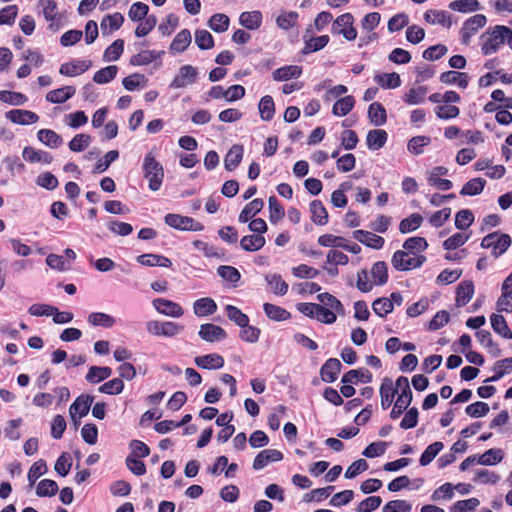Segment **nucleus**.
<instances>
[{
	"label": "nucleus",
	"mask_w": 512,
	"mask_h": 512,
	"mask_svg": "<svg viewBox=\"0 0 512 512\" xmlns=\"http://www.w3.org/2000/svg\"><path fill=\"white\" fill-rule=\"evenodd\" d=\"M264 206V202L262 199L256 198L248 203L239 215V221L241 223H246L252 217H254L257 213H259Z\"/></svg>",
	"instance_id": "nucleus-37"
},
{
	"label": "nucleus",
	"mask_w": 512,
	"mask_h": 512,
	"mask_svg": "<svg viewBox=\"0 0 512 512\" xmlns=\"http://www.w3.org/2000/svg\"><path fill=\"white\" fill-rule=\"evenodd\" d=\"M444 445L442 442L437 441L430 444L425 451L422 453L419 462L421 466H426L432 462V460L438 455L443 449Z\"/></svg>",
	"instance_id": "nucleus-52"
},
{
	"label": "nucleus",
	"mask_w": 512,
	"mask_h": 512,
	"mask_svg": "<svg viewBox=\"0 0 512 512\" xmlns=\"http://www.w3.org/2000/svg\"><path fill=\"white\" fill-rule=\"evenodd\" d=\"M373 311L380 317H385L393 311L392 301L389 298H378L372 303Z\"/></svg>",
	"instance_id": "nucleus-62"
},
{
	"label": "nucleus",
	"mask_w": 512,
	"mask_h": 512,
	"mask_svg": "<svg viewBox=\"0 0 512 512\" xmlns=\"http://www.w3.org/2000/svg\"><path fill=\"white\" fill-rule=\"evenodd\" d=\"M487 22L483 14H476L467 19L460 30L461 40L464 45H468L471 37Z\"/></svg>",
	"instance_id": "nucleus-8"
},
{
	"label": "nucleus",
	"mask_w": 512,
	"mask_h": 512,
	"mask_svg": "<svg viewBox=\"0 0 512 512\" xmlns=\"http://www.w3.org/2000/svg\"><path fill=\"white\" fill-rule=\"evenodd\" d=\"M355 100L353 96H345L335 102L332 108V113L335 116H345L347 115L354 107Z\"/></svg>",
	"instance_id": "nucleus-41"
},
{
	"label": "nucleus",
	"mask_w": 512,
	"mask_h": 512,
	"mask_svg": "<svg viewBox=\"0 0 512 512\" xmlns=\"http://www.w3.org/2000/svg\"><path fill=\"white\" fill-rule=\"evenodd\" d=\"M476 337L478 339V341L485 347H487L489 349V352L492 354V356L494 357H498L501 355V350L498 346V344H496L493 340H492V336H491V333L487 330H479L477 333H476Z\"/></svg>",
	"instance_id": "nucleus-40"
},
{
	"label": "nucleus",
	"mask_w": 512,
	"mask_h": 512,
	"mask_svg": "<svg viewBox=\"0 0 512 512\" xmlns=\"http://www.w3.org/2000/svg\"><path fill=\"white\" fill-rule=\"evenodd\" d=\"M427 91L425 86L413 87L404 95V101L409 105L420 104L424 101Z\"/></svg>",
	"instance_id": "nucleus-51"
},
{
	"label": "nucleus",
	"mask_w": 512,
	"mask_h": 512,
	"mask_svg": "<svg viewBox=\"0 0 512 512\" xmlns=\"http://www.w3.org/2000/svg\"><path fill=\"white\" fill-rule=\"evenodd\" d=\"M440 81L445 84H457L464 89L468 85V75L464 72L446 71L440 75Z\"/></svg>",
	"instance_id": "nucleus-31"
},
{
	"label": "nucleus",
	"mask_w": 512,
	"mask_h": 512,
	"mask_svg": "<svg viewBox=\"0 0 512 512\" xmlns=\"http://www.w3.org/2000/svg\"><path fill=\"white\" fill-rule=\"evenodd\" d=\"M191 43V33L188 29H183L174 37L170 51L175 53L183 52Z\"/></svg>",
	"instance_id": "nucleus-35"
},
{
	"label": "nucleus",
	"mask_w": 512,
	"mask_h": 512,
	"mask_svg": "<svg viewBox=\"0 0 512 512\" xmlns=\"http://www.w3.org/2000/svg\"><path fill=\"white\" fill-rule=\"evenodd\" d=\"M198 72L197 69L191 65H183L179 69L178 75H176L171 82L173 88H183L196 81Z\"/></svg>",
	"instance_id": "nucleus-10"
},
{
	"label": "nucleus",
	"mask_w": 512,
	"mask_h": 512,
	"mask_svg": "<svg viewBox=\"0 0 512 512\" xmlns=\"http://www.w3.org/2000/svg\"><path fill=\"white\" fill-rule=\"evenodd\" d=\"M369 383L372 380V374L368 370H350L342 377L344 384L357 383L358 381Z\"/></svg>",
	"instance_id": "nucleus-44"
},
{
	"label": "nucleus",
	"mask_w": 512,
	"mask_h": 512,
	"mask_svg": "<svg viewBox=\"0 0 512 512\" xmlns=\"http://www.w3.org/2000/svg\"><path fill=\"white\" fill-rule=\"evenodd\" d=\"M368 117L375 126H382L387 121L386 110L379 102L370 104L368 108Z\"/></svg>",
	"instance_id": "nucleus-32"
},
{
	"label": "nucleus",
	"mask_w": 512,
	"mask_h": 512,
	"mask_svg": "<svg viewBox=\"0 0 512 512\" xmlns=\"http://www.w3.org/2000/svg\"><path fill=\"white\" fill-rule=\"evenodd\" d=\"M239 22L249 30H256L261 26L262 14L260 11H249L241 13Z\"/></svg>",
	"instance_id": "nucleus-34"
},
{
	"label": "nucleus",
	"mask_w": 512,
	"mask_h": 512,
	"mask_svg": "<svg viewBox=\"0 0 512 512\" xmlns=\"http://www.w3.org/2000/svg\"><path fill=\"white\" fill-rule=\"evenodd\" d=\"M307 33H309V30H307L305 35L303 36L305 42V46L302 50L303 54H309L312 52L319 51L329 43L330 38L328 35L308 38Z\"/></svg>",
	"instance_id": "nucleus-20"
},
{
	"label": "nucleus",
	"mask_w": 512,
	"mask_h": 512,
	"mask_svg": "<svg viewBox=\"0 0 512 512\" xmlns=\"http://www.w3.org/2000/svg\"><path fill=\"white\" fill-rule=\"evenodd\" d=\"M162 52H156L154 50H143L136 55H133L130 59V64L134 66L147 65L155 61L161 56Z\"/></svg>",
	"instance_id": "nucleus-39"
},
{
	"label": "nucleus",
	"mask_w": 512,
	"mask_h": 512,
	"mask_svg": "<svg viewBox=\"0 0 512 512\" xmlns=\"http://www.w3.org/2000/svg\"><path fill=\"white\" fill-rule=\"evenodd\" d=\"M266 280L270 289L278 295H285L288 291V284L278 274L267 276Z\"/></svg>",
	"instance_id": "nucleus-58"
},
{
	"label": "nucleus",
	"mask_w": 512,
	"mask_h": 512,
	"mask_svg": "<svg viewBox=\"0 0 512 512\" xmlns=\"http://www.w3.org/2000/svg\"><path fill=\"white\" fill-rule=\"evenodd\" d=\"M48 468L46 462L42 459L36 461L29 469L28 472V481L29 485L32 487L37 479L44 475L47 472Z\"/></svg>",
	"instance_id": "nucleus-60"
},
{
	"label": "nucleus",
	"mask_w": 512,
	"mask_h": 512,
	"mask_svg": "<svg viewBox=\"0 0 512 512\" xmlns=\"http://www.w3.org/2000/svg\"><path fill=\"white\" fill-rule=\"evenodd\" d=\"M193 310L197 316H208L217 310V305L213 299L204 297L194 302Z\"/></svg>",
	"instance_id": "nucleus-28"
},
{
	"label": "nucleus",
	"mask_w": 512,
	"mask_h": 512,
	"mask_svg": "<svg viewBox=\"0 0 512 512\" xmlns=\"http://www.w3.org/2000/svg\"><path fill=\"white\" fill-rule=\"evenodd\" d=\"M143 172L144 177L148 180L149 189L158 191L164 179V169L162 164L156 160L153 150L144 157Z\"/></svg>",
	"instance_id": "nucleus-2"
},
{
	"label": "nucleus",
	"mask_w": 512,
	"mask_h": 512,
	"mask_svg": "<svg viewBox=\"0 0 512 512\" xmlns=\"http://www.w3.org/2000/svg\"><path fill=\"white\" fill-rule=\"evenodd\" d=\"M412 506L406 500H392L383 507V512H411Z\"/></svg>",
	"instance_id": "nucleus-64"
},
{
	"label": "nucleus",
	"mask_w": 512,
	"mask_h": 512,
	"mask_svg": "<svg viewBox=\"0 0 512 512\" xmlns=\"http://www.w3.org/2000/svg\"><path fill=\"white\" fill-rule=\"evenodd\" d=\"M424 19L430 24H440L445 28L453 25L452 15L442 10H428L424 14Z\"/></svg>",
	"instance_id": "nucleus-18"
},
{
	"label": "nucleus",
	"mask_w": 512,
	"mask_h": 512,
	"mask_svg": "<svg viewBox=\"0 0 512 512\" xmlns=\"http://www.w3.org/2000/svg\"><path fill=\"white\" fill-rule=\"evenodd\" d=\"M427 246L428 243L423 237H410L403 244V248L406 249L407 252L416 254L424 251Z\"/></svg>",
	"instance_id": "nucleus-59"
},
{
	"label": "nucleus",
	"mask_w": 512,
	"mask_h": 512,
	"mask_svg": "<svg viewBox=\"0 0 512 512\" xmlns=\"http://www.w3.org/2000/svg\"><path fill=\"white\" fill-rule=\"evenodd\" d=\"M58 491V485L54 480L44 479L39 482L36 488V494L39 497H51Z\"/></svg>",
	"instance_id": "nucleus-57"
},
{
	"label": "nucleus",
	"mask_w": 512,
	"mask_h": 512,
	"mask_svg": "<svg viewBox=\"0 0 512 512\" xmlns=\"http://www.w3.org/2000/svg\"><path fill=\"white\" fill-rule=\"evenodd\" d=\"M88 322L93 326L110 328L115 324V319L106 313L94 312L88 316Z\"/></svg>",
	"instance_id": "nucleus-54"
},
{
	"label": "nucleus",
	"mask_w": 512,
	"mask_h": 512,
	"mask_svg": "<svg viewBox=\"0 0 512 512\" xmlns=\"http://www.w3.org/2000/svg\"><path fill=\"white\" fill-rule=\"evenodd\" d=\"M265 245V238L261 235H247L240 241V246L245 251H258Z\"/></svg>",
	"instance_id": "nucleus-45"
},
{
	"label": "nucleus",
	"mask_w": 512,
	"mask_h": 512,
	"mask_svg": "<svg viewBox=\"0 0 512 512\" xmlns=\"http://www.w3.org/2000/svg\"><path fill=\"white\" fill-rule=\"evenodd\" d=\"M195 364L202 369H219L224 365V359L219 354H207L194 359Z\"/></svg>",
	"instance_id": "nucleus-22"
},
{
	"label": "nucleus",
	"mask_w": 512,
	"mask_h": 512,
	"mask_svg": "<svg viewBox=\"0 0 512 512\" xmlns=\"http://www.w3.org/2000/svg\"><path fill=\"white\" fill-rule=\"evenodd\" d=\"M124 50V41L122 39L115 40L104 51V60L107 62L116 61L119 59Z\"/></svg>",
	"instance_id": "nucleus-56"
},
{
	"label": "nucleus",
	"mask_w": 512,
	"mask_h": 512,
	"mask_svg": "<svg viewBox=\"0 0 512 512\" xmlns=\"http://www.w3.org/2000/svg\"><path fill=\"white\" fill-rule=\"evenodd\" d=\"M243 158V147L241 145H233L227 152L224 160L225 168L228 171L234 170Z\"/></svg>",
	"instance_id": "nucleus-29"
},
{
	"label": "nucleus",
	"mask_w": 512,
	"mask_h": 512,
	"mask_svg": "<svg viewBox=\"0 0 512 512\" xmlns=\"http://www.w3.org/2000/svg\"><path fill=\"white\" fill-rule=\"evenodd\" d=\"M118 72V67L115 65H110L105 68L100 69L94 74L93 80L98 84H105L113 80Z\"/></svg>",
	"instance_id": "nucleus-55"
},
{
	"label": "nucleus",
	"mask_w": 512,
	"mask_h": 512,
	"mask_svg": "<svg viewBox=\"0 0 512 512\" xmlns=\"http://www.w3.org/2000/svg\"><path fill=\"white\" fill-rule=\"evenodd\" d=\"M263 308L266 315L275 321L286 320L290 316L289 312L274 304L265 303Z\"/></svg>",
	"instance_id": "nucleus-61"
},
{
	"label": "nucleus",
	"mask_w": 512,
	"mask_h": 512,
	"mask_svg": "<svg viewBox=\"0 0 512 512\" xmlns=\"http://www.w3.org/2000/svg\"><path fill=\"white\" fill-rule=\"evenodd\" d=\"M209 26L213 31L217 33L224 32L228 29L229 18L225 14H214L209 20Z\"/></svg>",
	"instance_id": "nucleus-63"
},
{
	"label": "nucleus",
	"mask_w": 512,
	"mask_h": 512,
	"mask_svg": "<svg viewBox=\"0 0 512 512\" xmlns=\"http://www.w3.org/2000/svg\"><path fill=\"white\" fill-rule=\"evenodd\" d=\"M199 336L203 340L212 343L225 339L227 334L222 327L207 323L200 326Z\"/></svg>",
	"instance_id": "nucleus-12"
},
{
	"label": "nucleus",
	"mask_w": 512,
	"mask_h": 512,
	"mask_svg": "<svg viewBox=\"0 0 512 512\" xmlns=\"http://www.w3.org/2000/svg\"><path fill=\"white\" fill-rule=\"evenodd\" d=\"M485 184L486 181L482 178L471 179L462 187L460 194L469 196L478 195L483 191Z\"/></svg>",
	"instance_id": "nucleus-53"
},
{
	"label": "nucleus",
	"mask_w": 512,
	"mask_h": 512,
	"mask_svg": "<svg viewBox=\"0 0 512 512\" xmlns=\"http://www.w3.org/2000/svg\"><path fill=\"white\" fill-rule=\"evenodd\" d=\"M93 400V396L82 394L71 404L69 414L75 423L77 416L82 418L88 414Z\"/></svg>",
	"instance_id": "nucleus-9"
},
{
	"label": "nucleus",
	"mask_w": 512,
	"mask_h": 512,
	"mask_svg": "<svg viewBox=\"0 0 512 512\" xmlns=\"http://www.w3.org/2000/svg\"><path fill=\"white\" fill-rule=\"evenodd\" d=\"M38 140L50 148H58L63 144L62 137L50 129H41L37 133Z\"/></svg>",
	"instance_id": "nucleus-33"
},
{
	"label": "nucleus",
	"mask_w": 512,
	"mask_h": 512,
	"mask_svg": "<svg viewBox=\"0 0 512 512\" xmlns=\"http://www.w3.org/2000/svg\"><path fill=\"white\" fill-rule=\"evenodd\" d=\"M6 118L11 122L20 125L34 124L39 120V116L29 110L15 109L6 113Z\"/></svg>",
	"instance_id": "nucleus-13"
},
{
	"label": "nucleus",
	"mask_w": 512,
	"mask_h": 512,
	"mask_svg": "<svg viewBox=\"0 0 512 512\" xmlns=\"http://www.w3.org/2000/svg\"><path fill=\"white\" fill-rule=\"evenodd\" d=\"M353 237L357 241L373 249H380L384 244L383 237L369 231L356 230L353 232Z\"/></svg>",
	"instance_id": "nucleus-16"
},
{
	"label": "nucleus",
	"mask_w": 512,
	"mask_h": 512,
	"mask_svg": "<svg viewBox=\"0 0 512 512\" xmlns=\"http://www.w3.org/2000/svg\"><path fill=\"white\" fill-rule=\"evenodd\" d=\"M423 222V217L418 213H413L409 217L403 219L399 224L401 233L406 234L415 231Z\"/></svg>",
	"instance_id": "nucleus-47"
},
{
	"label": "nucleus",
	"mask_w": 512,
	"mask_h": 512,
	"mask_svg": "<svg viewBox=\"0 0 512 512\" xmlns=\"http://www.w3.org/2000/svg\"><path fill=\"white\" fill-rule=\"evenodd\" d=\"M332 32L341 34L348 41H353L357 37V31L354 27V17L351 13H344L336 18L332 26Z\"/></svg>",
	"instance_id": "nucleus-6"
},
{
	"label": "nucleus",
	"mask_w": 512,
	"mask_h": 512,
	"mask_svg": "<svg viewBox=\"0 0 512 512\" xmlns=\"http://www.w3.org/2000/svg\"><path fill=\"white\" fill-rule=\"evenodd\" d=\"M512 36V30L506 26L496 25L492 30H488L480 37L481 50L484 55H490L506 42L507 37Z\"/></svg>",
	"instance_id": "nucleus-1"
},
{
	"label": "nucleus",
	"mask_w": 512,
	"mask_h": 512,
	"mask_svg": "<svg viewBox=\"0 0 512 512\" xmlns=\"http://www.w3.org/2000/svg\"><path fill=\"white\" fill-rule=\"evenodd\" d=\"M493 330L506 339H512V332L509 329L505 318L499 314H492L490 317Z\"/></svg>",
	"instance_id": "nucleus-38"
},
{
	"label": "nucleus",
	"mask_w": 512,
	"mask_h": 512,
	"mask_svg": "<svg viewBox=\"0 0 512 512\" xmlns=\"http://www.w3.org/2000/svg\"><path fill=\"white\" fill-rule=\"evenodd\" d=\"M398 391L399 395L390 413V417L392 419H397L400 417V415L407 410L412 402V391L407 377L400 376L397 378L396 392Z\"/></svg>",
	"instance_id": "nucleus-3"
},
{
	"label": "nucleus",
	"mask_w": 512,
	"mask_h": 512,
	"mask_svg": "<svg viewBox=\"0 0 512 512\" xmlns=\"http://www.w3.org/2000/svg\"><path fill=\"white\" fill-rule=\"evenodd\" d=\"M76 89L73 86H65L51 90L46 94V100L50 103L61 104L74 96Z\"/></svg>",
	"instance_id": "nucleus-21"
},
{
	"label": "nucleus",
	"mask_w": 512,
	"mask_h": 512,
	"mask_svg": "<svg viewBox=\"0 0 512 512\" xmlns=\"http://www.w3.org/2000/svg\"><path fill=\"white\" fill-rule=\"evenodd\" d=\"M260 117L264 121H270L275 113V105L271 96L266 95L261 98L259 105Z\"/></svg>",
	"instance_id": "nucleus-46"
},
{
	"label": "nucleus",
	"mask_w": 512,
	"mask_h": 512,
	"mask_svg": "<svg viewBox=\"0 0 512 512\" xmlns=\"http://www.w3.org/2000/svg\"><path fill=\"white\" fill-rule=\"evenodd\" d=\"M302 73V68L297 65H288L276 69L273 73L275 81H287L289 79L298 78Z\"/></svg>",
	"instance_id": "nucleus-26"
},
{
	"label": "nucleus",
	"mask_w": 512,
	"mask_h": 512,
	"mask_svg": "<svg viewBox=\"0 0 512 512\" xmlns=\"http://www.w3.org/2000/svg\"><path fill=\"white\" fill-rule=\"evenodd\" d=\"M283 459V454L275 449H266L261 451L254 459L253 468L260 470L269 462H277Z\"/></svg>",
	"instance_id": "nucleus-15"
},
{
	"label": "nucleus",
	"mask_w": 512,
	"mask_h": 512,
	"mask_svg": "<svg viewBox=\"0 0 512 512\" xmlns=\"http://www.w3.org/2000/svg\"><path fill=\"white\" fill-rule=\"evenodd\" d=\"M426 258L423 255L398 250L392 257V265L396 270L407 271L420 267Z\"/></svg>",
	"instance_id": "nucleus-5"
},
{
	"label": "nucleus",
	"mask_w": 512,
	"mask_h": 512,
	"mask_svg": "<svg viewBox=\"0 0 512 512\" xmlns=\"http://www.w3.org/2000/svg\"><path fill=\"white\" fill-rule=\"evenodd\" d=\"M342 368L341 362L336 358L328 359L320 370V376L324 382L332 383L337 379Z\"/></svg>",
	"instance_id": "nucleus-14"
},
{
	"label": "nucleus",
	"mask_w": 512,
	"mask_h": 512,
	"mask_svg": "<svg viewBox=\"0 0 512 512\" xmlns=\"http://www.w3.org/2000/svg\"><path fill=\"white\" fill-rule=\"evenodd\" d=\"M111 375L112 369L110 367L92 366L86 375V380L90 383H98Z\"/></svg>",
	"instance_id": "nucleus-48"
},
{
	"label": "nucleus",
	"mask_w": 512,
	"mask_h": 512,
	"mask_svg": "<svg viewBox=\"0 0 512 512\" xmlns=\"http://www.w3.org/2000/svg\"><path fill=\"white\" fill-rule=\"evenodd\" d=\"M91 66L90 61L77 60L68 63H64L60 66L59 72L64 76H78L87 71Z\"/></svg>",
	"instance_id": "nucleus-17"
},
{
	"label": "nucleus",
	"mask_w": 512,
	"mask_h": 512,
	"mask_svg": "<svg viewBox=\"0 0 512 512\" xmlns=\"http://www.w3.org/2000/svg\"><path fill=\"white\" fill-rule=\"evenodd\" d=\"M165 223L174 229L182 231H202L204 229V226L200 222L195 221L191 217L179 214H167L165 216Z\"/></svg>",
	"instance_id": "nucleus-7"
},
{
	"label": "nucleus",
	"mask_w": 512,
	"mask_h": 512,
	"mask_svg": "<svg viewBox=\"0 0 512 512\" xmlns=\"http://www.w3.org/2000/svg\"><path fill=\"white\" fill-rule=\"evenodd\" d=\"M511 245V237L508 234L499 231L486 235L481 241V247L485 249H492V255L499 257Z\"/></svg>",
	"instance_id": "nucleus-4"
},
{
	"label": "nucleus",
	"mask_w": 512,
	"mask_h": 512,
	"mask_svg": "<svg viewBox=\"0 0 512 512\" xmlns=\"http://www.w3.org/2000/svg\"><path fill=\"white\" fill-rule=\"evenodd\" d=\"M22 155L24 160L30 163L42 162L49 164L53 160L52 155H50L48 152L36 150L35 148L30 146L25 147L23 149Z\"/></svg>",
	"instance_id": "nucleus-23"
},
{
	"label": "nucleus",
	"mask_w": 512,
	"mask_h": 512,
	"mask_svg": "<svg viewBox=\"0 0 512 512\" xmlns=\"http://www.w3.org/2000/svg\"><path fill=\"white\" fill-rule=\"evenodd\" d=\"M396 389L393 388V382L389 378H384L380 386L381 406L383 409H387L393 402L395 397Z\"/></svg>",
	"instance_id": "nucleus-30"
},
{
	"label": "nucleus",
	"mask_w": 512,
	"mask_h": 512,
	"mask_svg": "<svg viewBox=\"0 0 512 512\" xmlns=\"http://www.w3.org/2000/svg\"><path fill=\"white\" fill-rule=\"evenodd\" d=\"M152 304L159 313L166 316L178 318L184 313L179 304L165 298L154 299Z\"/></svg>",
	"instance_id": "nucleus-11"
},
{
	"label": "nucleus",
	"mask_w": 512,
	"mask_h": 512,
	"mask_svg": "<svg viewBox=\"0 0 512 512\" xmlns=\"http://www.w3.org/2000/svg\"><path fill=\"white\" fill-rule=\"evenodd\" d=\"M387 141V133L382 129L370 130L366 137V144L371 150L382 148Z\"/></svg>",
	"instance_id": "nucleus-27"
},
{
	"label": "nucleus",
	"mask_w": 512,
	"mask_h": 512,
	"mask_svg": "<svg viewBox=\"0 0 512 512\" xmlns=\"http://www.w3.org/2000/svg\"><path fill=\"white\" fill-rule=\"evenodd\" d=\"M474 284L472 281H463L456 288V306H465L473 297Z\"/></svg>",
	"instance_id": "nucleus-19"
},
{
	"label": "nucleus",
	"mask_w": 512,
	"mask_h": 512,
	"mask_svg": "<svg viewBox=\"0 0 512 512\" xmlns=\"http://www.w3.org/2000/svg\"><path fill=\"white\" fill-rule=\"evenodd\" d=\"M124 22V17L121 13H114L106 15L101 23L100 28L103 34H110L113 31L118 30Z\"/></svg>",
	"instance_id": "nucleus-24"
},
{
	"label": "nucleus",
	"mask_w": 512,
	"mask_h": 512,
	"mask_svg": "<svg viewBox=\"0 0 512 512\" xmlns=\"http://www.w3.org/2000/svg\"><path fill=\"white\" fill-rule=\"evenodd\" d=\"M449 8L462 13L475 12L480 9V3L477 0H455L450 2Z\"/></svg>",
	"instance_id": "nucleus-49"
},
{
	"label": "nucleus",
	"mask_w": 512,
	"mask_h": 512,
	"mask_svg": "<svg viewBox=\"0 0 512 512\" xmlns=\"http://www.w3.org/2000/svg\"><path fill=\"white\" fill-rule=\"evenodd\" d=\"M311 219L317 225H325L328 221V212L321 201L313 200L310 203Z\"/></svg>",
	"instance_id": "nucleus-36"
},
{
	"label": "nucleus",
	"mask_w": 512,
	"mask_h": 512,
	"mask_svg": "<svg viewBox=\"0 0 512 512\" xmlns=\"http://www.w3.org/2000/svg\"><path fill=\"white\" fill-rule=\"evenodd\" d=\"M503 459V452L501 449L492 448L484 452L478 457L477 463L481 465H495Z\"/></svg>",
	"instance_id": "nucleus-50"
},
{
	"label": "nucleus",
	"mask_w": 512,
	"mask_h": 512,
	"mask_svg": "<svg viewBox=\"0 0 512 512\" xmlns=\"http://www.w3.org/2000/svg\"><path fill=\"white\" fill-rule=\"evenodd\" d=\"M375 81L383 88L392 89L401 85V79L398 73H383L375 76Z\"/></svg>",
	"instance_id": "nucleus-43"
},
{
	"label": "nucleus",
	"mask_w": 512,
	"mask_h": 512,
	"mask_svg": "<svg viewBox=\"0 0 512 512\" xmlns=\"http://www.w3.org/2000/svg\"><path fill=\"white\" fill-rule=\"evenodd\" d=\"M373 283L376 285H384L388 281V268L384 261L374 263L371 269Z\"/></svg>",
	"instance_id": "nucleus-42"
},
{
	"label": "nucleus",
	"mask_w": 512,
	"mask_h": 512,
	"mask_svg": "<svg viewBox=\"0 0 512 512\" xmlns=\"http://www.w3.org/2000/svg\"><path fill=\"white\" fill-rule=\"evenodd\" d=\"M137 262L144 266L171 267L172 262L169 258L158 254H142L137 257Z\"/></svg>",
	"instance_id": "nucleus-25"
}]
</instances>
